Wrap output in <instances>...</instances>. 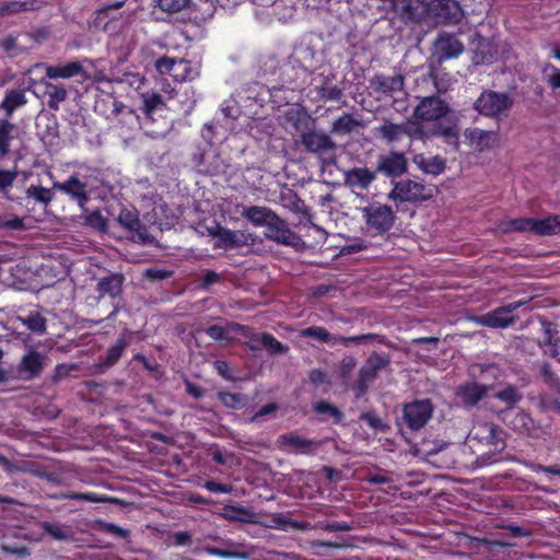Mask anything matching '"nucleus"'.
Listing matches in <instances>:
<instances>
[{"mask_svg": "<svg viewBox=\"0 0 560 560\" xmlns=\"http://www.w3.org/2000/svg\"><path fill=\"white\" fill-rule=\"evenodd\" d=\"M124 4H125V1H115V2L106 3V4L102 5L101 8H98L95 11L96 20H101L103 16H105L107 14V12L109 10L121 9L124 7Z\"/></svg>", "mask_w": 560, "mask_h": 560, "instance_id": "obj_64", "label": "nucleus"}, {"mask_svg": "<svg viewBox=\"0 0 560 560\" xmlns=\"http://www.w3.org/2000/svg\"><path fill=\"white\" fill-rule=\"evenodd\" d=\"M190 4L191 0H158V7L162 11L170 13L179 12L183 9L189 7Z\"/></svg>", "mask_w": 560, "mask_h": 560, "instance_id": "obj_53", "label": "nucleus"}, {"mask_svg": "<svg viewBox=\"0 0 560 560\" xmlns=\"http://www.w3.org/2000/svg\"><path fill=\"white\" fill-rule=\"evenodd\" d=\"M0 229L4 230H15L21 231L25 229V223L23 218L14 217L10 220L0 219Z\"/></svg>", "mask_w": 560, "mask_h": 560, "instance_id": "obj_59", "label": "nucleus"}, {"mask_svg": "<svg viewBox=\"0 0 560 560\" xmlns=\"http://www.w3.org/2000/svg\"><path fill=\"white\" fill-rule=\"evenodd\" d=\"M427 13L438 24H456L463 18V10L456 0H431L427 4Z\"/></svg>", "mask_w": 560, "mask_h": 560, "instance_id": "obj_13", "label": "nucleus"}, {"mask_svg": "<svg viewBox=\"0 0 560 560\" xmlns=\"http://www.w3.org/2000/svg\"><path fill=\"white\" fill-rule=\"evenodd\" d=\"M205 332L214 341H230L231 338L226 328L220 325H210L205 329Z\"/></svg>", "mask_w": 560, "mask_h": 560, "instance_id": "obj_55", "label": "nucleus"}, {"mask_svg": "<svg viewBox=\"0 0 560 560\" xmlns=\"http://www.w3.org/2000/svg\"><path fill=\"white\" fill-rule=\"evenodd\" d=\"M203 487L213 493H230L232 491V487L228 483H221L215 480H207Z\"/></svg>", "mask_w": 560, "mask_h": 560, "instance_id": "obj_58", "label": "nucleus"}, {"mask_svg": "<svg viewBox=\"0 0 560 560\" xmlns=\"http://www.w3.org/2000/svg\"><path fill=\"white\" fill-rule=\"evenodd\" d=\"M405 136L410 140H422L425 137L423 126L419 121H404Z\"/></svg>", "mask_w": 560, "mask_h": 560, "instance_id": "obj_54", "label": "nucleus"}, {"mask_svg": "<svg viewBox=\"0 0 560 560\" xmlns=\"http://www.w3.org/2000/svg\"><path fill=\"white\" fill-rule=\"evenodd\" d=\"M281 201L284 208L300 217L301 222H311V210L305 205L304 200H302L295 191L289 189L287 192H282Z\"/></svg>", "mask_w": 560, "mask_h": 560, "instance_id": "obj_29", "label": "nucleus"}, {"mask_svg": "<svg viewBox=\"0 0 560 560\" xmlns=\"http://www.w3.org/2000/svg\"><path fill=\"white\" fill-rule=\"evenodd\" d=\"M489 389L490 386L478 382H465L457 386L455 396L463 407L470 409L487 396Z\"/></svg>", "mask_w": 560, "mask_h": 560, "instance_id": "obj_19", "label": "nucleus"}, {"mask_svg": "<svg viewBox=\"0 0 560 560\" xmlns=\"http://www.w3.org/2000/svg\"><path fill=\"white\" fill-rule=\"evenodd\" d=\"M487 444L492 447V452L481 454L476 458L477 467H483L498 462V455L505 448V442L501 436L502 431L495 424L487 425Z\"/></svg>", "mask_w": 560, "mask_h": 560, "instance_id": "obj_21", "label": "nucleus"}, {"mask_svg": "<svg viewBox=\"0 0 560 560\" xmlns=\"http://www.w3.org/2000/svg\"><path fill=\"white\" fill-rule=\"evenodd\" d=\"M13 129L14 125L9 120L4 119L0 121V158L8 155L10 152Z\"/></svg>", "mask_w": 560, "mask_h": 560, "instance_id": "obj_43", "label": "nucleus"}, {"mask_svg": "<svg viewBox=\"0 0 560 560\" xmlns=\"http://www.w3.org/2000/svg\"><path fill=\"white\" fill-rule=\"evenodd\" d=\"M288 119L300 133V144L307 153L317 155L335 153L336 142L329 135L316 129L315 120L306 112L298 110L288 116Z\"/></svg>", "mask_w": 560, "mask_h": 560, "instance_id": "obj_1", "label": "nucleus"}, {"mask_svg": "<svg viewBox=\"0 0 560 560\" xmlns=\"http://www.w3.org/2000/svg\"><path fill=\"white\" fill-rule=\"evenodd\" d=\"M48 79H71L79 77L81 81L90 79V75L79 61H69L63 65L47 66L45 69Z\"/></svg>", "mask_w": 560, "mask_h": 560, "instance_id": "obj_25", "label": "nucleus"}, {"mask_svg": "<svg viewBox=\"0 0 560 560\" xmlns=\"http://www.w3.org/2000/svg\"><path fill=\"white\" fill-rule=\"evenodd\" d=\"M308 378H310V382L315 386H319L322 384L329 383L327 373L319 369L312 370L308 374Z\"/></svg>", "mask_w": 560, "mask_h": 560, "instance_id": "obj_61", "label": "nucleus"}, {"mask_svg": "<svg viewBox=\"0 0 560 560\" xmlns=\"http://www.w3.org/2000/svg\"><path fill=\"white\" fill-rule=\"evenodd\" d=\"M390 355L385 352L373 351L364 361L358 372L357 380L351 384V390L357 400L369 393L370 386L376 381L378 374L390 364Z\"/></svg>", "mask_w": 560, "mask_h": 560, "instance_id": "obj_3", "label": "nucleus"}, {"mask_svg": "<svg viewBox=\"0 0 560 560\" xmlns=\"http://www.w3.org/2000/svg\"><path fill=\"white\" fill-rule=\"evenodd\" d=\"M19 320L32 332L44 334L47 328V319L37 311L30 312L26 316H20Z\"/></svg>", "mask_w": 560, "mask_h": 560, "instance_id": "obj_42", "label": "nucleus"}, {"mask_svg": "<svg viewBox=\"0 0 560 560\" xmlns=\"http://www.w3.org/2000/svg\"><path fill=\"white\" fill-rule=\"evenodd\" d=\"M465 137L478 152H485L492 149L498 142V133L492 130H483L480 128H468L465 130Z\"/></svg>", "mask_w": 560, "mask_h": 560, "instance_id": "obj_26", "label": "nucleus"}, {"mask_svg": "<svg viewBox=\"0 0 560 560\" xmlns=\"http://www.w3.org/2000/svg\"><path fill=\"white\" fill-rule=\"evenodd\" d=\"M374 135L387 143H395L405 137L404 122L395 124L392 120H384V122L374 128Z\"/></svg>", "mask_w": 560, "mask_h": 560, "instance_id": "obj_32", "label": "nucleus"}, {"mask_svg": "<svg viewBox=\"0 0 560 560\" xmlns=\"http://www.w3.org/2000/svg\"><path fill=\"white\" fill-rule=\"evenodd\" d=\"M43 370L44 357L35 350H31L24 354L19 364V371L25 375L26 380L38 377Z\"/></svg>", "mask_w": 560, "mask_h": 560, "instance_id": "obj_28", "label": "nucleus"}, {"mask_svg": "<svg viewBox=\"0 0 560 560\" xmlns=\"http://www.w3.org/2000/svg\"><path fill=\"white\" fill-rule=\"evenodd\" d=\"M228 326L231 330L241 334L243 337L252 341V343L247 345L250 350H258V345L261 346V337L264 336V332H257L252 327L235 322L229 323Z\"/></svg>", "mask_w": 560, "mask_h": 560, "instance_id": "obj_40", "label": "nucleus"}, {"mask_svg": "<svg viewBox=\"0 0 560 560\" xmlns=\"http://www.w3.org/2000/svg\"><path fill=\"white\" fill-rule=\"evenodd\" d=\"M26 196L27 198H33L36 202L44 206H48L52 200V192L50 189L36 185H31L26 189Z\"/></svg>", "mask_w": 560, "mask_h": 560, "instance_id": "obj_48", "label": "nucleus"}, {"mask_svg": "<svg viewBox=\"0 0 560 560\" xmlns=\"http://www.w3.org/2000/svg\"><path fill=\"white\" fill-rule=\"evenodd\" d=\"M408 167V161L404 153L392 151L388 154L380 155L376 164V172L387 177L396 178L402 175Z\"/></svg>", "mask_w": 560, "mask_h": 560, "instance_id": "obj_20", "label": "nucleus"}, {"mask_svg": "<svg viewBox=\"0 0 560 560\" xmlns=\"http://www.w3.org/2000/svg\"><path fill=\"white\" fill-rule=\"evenodd\" d=\"M366 226L374 235L389 231L395 223V214L387 205L370 203L363 209Z\"/></svg>", "mask_w": 560, "mask_h": 560, "instance_id": "obj_10", "label": "nucleus"}, {"mask_svg": "<svg viewBox=\"0 0 560 560\" xmlns=\"http://www.w3.org/2000/svg\"><path fill=\"white\" fill-rule=\"evenodd\" d=\"M84 224L102 233L107 231V220L100 210L86 213L84 215Z\"/></svg>", "mask_w": 560, "mask_h": 560, "instance_id": "obj_50", "label": "nucleus"}, {"mask_svg": "<svg viewBox=\"0 0 560 560\" xmlns=\"http://www.w3.org/2000/svg\"><path fill=\"white\" fill-rule=\"evenodd\" d=\"M300 337L302 338H313L316 339L323 343L327 345H342V346H350V345H361L368 341L377 340L378 342L384 341V336L368 332L357 336H335L330 334L325 327L322 326H310L304 329L300 330Z\"/></svg>", "mask_w": 560, "mask_h": 560, "instance_id": "obj_6", "label": "nucleus"}, {"mask_svg": "<svg viewBox=\"0 0 560 560\" xmlns=\"http://www.w3.org/2000/svg\"><path fill=\"white\" fill-rule=\"evenodd\" d=\"M279 442L282 446L293 448L296 453L304 455H313L319 446V443L314 440L305 439L296 433H287L279 436Z\"/></svg>", "mask_w": 560, "mask_h": 560, "instance_id": "obj_27", "label": "nucleus"}, {"mask_svg": "<svg viewBox=\"0 0 560 560\" xmlns=\"http://www.w3.org/2000/svg\"><path fill=\"white\" fill-rule=\"evenodd\" d=\"M521 303L514 302L504 306H500L494 308L491 312L479 315L475 318V322L478 325L489 327V328H505L510 325H513L517 317L513 314L518 307Z\"/></svg>", "mask_w": 560, "mask_h": 560, "instance_id": "obj_14", "label": "nucleus"}, {"mask_svg": "<svg viewBox=\"0 0 560 560\" xmlns=\"http://www.w3.org/2000/svg\"><path fill=\"white\" fill-rule=\"evenodd\" d=\"M253 241L252 233L233 231L223 226L220 236L213 242V249H236L253 243Z\"/></svg>", "mask_w": 560, "mask_h": 560, "instance_id": "obj_22", "label": "nucleus"}, {"mask_svg": "<svg viewBox=\"0 0 560 560\" xmlns=\"http://www.w3.org/2000/svg\"><path fill=\"white\" fill-rule=\"evenodd\" d=\"M434 190L435 188L432 185L408 178L396 183L389 196L400 201L421 202L431 199Z\"/></svg>", "mask_w": 560, "mask_h": 560, "instance_id": "obj_8", "label": "nucleus"}, {"mask_svg": "<svg viewBox=\"0 0 560 560\" xmlns=\"http://www.w3.org/2000/svg\"><path fill=\"white\" fill-rule=\"evenodd\" d=\"M142 112L147 117H151L156 110L166 107L163 96L158 92H144L141 94Z\"/></svg>", "mask_w": 560, "mask_h": 560, "instance_id": "obj_37", "label": "nucleus"}, {"mask_svg": "<svg viewBox=\"0 0 560 560\" xmlns=\"http://www.w3.org/2000/svg\"><path fill=\"white\" fill-rule=\"evenodd\" d=\"M513 98L506 92L486 90L474 103V108L487 117H500L513 106Z\"/></svg>", "mask_w": 560, "mask_h": 560, "instance_id": "obj_7", "label": "nucleus"}, {"mask_svg": "<svg viewBox=\"0 0 560 560\" xmlns=\"http://www.w3.org/2000/svg\"><path fill=\"white\" fill-rule=\"evenodd\" d=\"M173 276V271L163 268H149L144 271V277L151 281L168 279Z\"/></svg>", "mask_w": 560, "mask_h": 560, "instance_id": "obj_56", "label": "nucleus"}, {"mask_svg": "<svg viewBox=\"0 0 560 560\" xmlns=\"http://www.w3.org/2000/svg\"><path fill=\"white\" fill-rule=\"evenodd\" d=\"M16 178L15 171L0 170V190L11 187Z\"/></svg>", "mask_w": 560, "mask_h": 560, "instance_id": "obj_57", "label": "nucleus"}, {"mask_svg": "<svg viewBox=\"0 0 560 560\" xmlns=\"http://www.w3.org/2000/svg\"><path fill=\"white\" fill-rule=\"evenodd\" d=\"M376 170L373 172L368 167H354L347 172L346 180L349 185L366 189L376 178Z\"/></svg>", "mask_w": 560, "mask_h": 560, "instance_id": "obj_36", "label": "nucleus"}, {"mask_svg": "<svg viewBox=\"0 0 560 560\" xmlns=\"http://www.w3.org/2000/svg\"><path fill=\"white\" fill-rule=\"evenodd\" d=\"M464 51V44L457 35L441 33L433 43V54L439 62L457 58Z\"/></svg>", "mask_w": 560, "mask_h": 560, "instance_id": "obj_18", "label": "nucleus"}, {"mask_svg": "<svg viewBox=\"0 0 560 560\" xmlns=\"http://www.w3.org/2000/svg\"><path fill=\"white\" fill-rule=\"evenodd\" d=\"M261 347L266 349L270 355L284 354L289 351V347L287 345L280 342L269 332H264V336L261 337Z\"/></svg>", "mask_w": 560, "mask_h": 560, "instance_id": "obj_44", "label": "nucleus"}, {"mask_svg": "<svg viewBox=\"0 0 560 560\" xmlns=\"http://www.w3.org/2000/svg\"><path fill=\"white\" fill-rule=\"evenodd\" d=\"M221 280V276L214 270H207L202 276L200 288L208 290L212 284L218 283Z\"/></svg>", "mask_w": 560, "mask_h": 560, "instance_id": "obj_60", "label": "nucleus"}, {"mask_svg": "<svg viewBox=\"0 0 560 560\" xmlns=\"http://www.w3.org/2000/svg\"><path fill=\"white\" fill-rule=\"evenodd\" d=\"M131 337L132 331L127 328L124 329V331L118 336L116 342L107 350L105 358L96 364L98 372H105L121 359L126 348L131 341Z\"/></svg>", "mask_w": 560, "mask_h": 560, "instance_id": "obj_24", "label": "nucleus"}, {"mask_svg": "<svg viewBox=\"0 0 560 560\" xmlns=\"http://www.w3.org/2000/svg\"><path fill=\"white\" fill-rule=\"evenodd\" d=\"M125 276L120 272L108 271L104 277L100 278L95 291L97 292V301L108 296L112 300L113 311L105 318L113 322L116 319L119 311L122 308L121 295Z\"/></svg>", "mask_w": 560, "mask_h": 560, "instance_id": "obj_5", "label": "nucleus"}, {"mask_svg": "<svg viewBox=\"0 0 560 560\" xmlns=\"http://www.w3.org/2000/svg\"><path fill=\"white\" fill-rule=\"evenodd\" d=\"M301 55L291 57L281 71L283 84L292 91L301 89L316 69L314 51L303 49Z\"/></svg>", "mask_w": 560, "mask_h": 560, "instance_id": "obj_2", "label": "nucleus"}, {"mask_svg": "<svg viewBox=\"0 0 560 560\" xmlns=\"http://www.w3.org/2000/svg\"><path fill=\"white\" fill-rule=\"evenodd\" d=\"M26 97L21 90H9L5 93L4 98L0 103V108L5 110L7 116L10 117L18 107L26 104Z\"/></svg>", "mask_w": 560, "mask_h": 560, "instance_id": "obj_38", "label": "nucleus"}, {"mask_svg": "<svg viewBox=\"0 0 560 560\" xmlns=\"http://www.w3.org/2000/svg\"><path fill=\"white\" fill-rule=\"evenodd\" d=\"M371 85L375 92L392 94L402 89L404 78L401 75L387 77L384 74H376L371 80Z\"/></svg>", "mask_w": 560, "mask_h": 560, "instance_id": "obj_34", "label": "nucleus"}, {"mask_svg": "<svg viewBox=\"0 0 560 560\" xmlns=\"http://www.w3.org/2000/svg\"><path fill=\"white\" fill-rule=\"evenodd\" d=\"M52 188L75 201L80 208H84L90 201L88 184L82 182L77 174L69 176L65 182H54Z\"/></svg>", "mask_w": 560, "mask_h": 560, "instance_id": "obj_17", "label": "nucleus"}, {"mask_svg": "<svg viewBox=\"0 0 560 560\" xmlns=\"http://www.w3.org/2000/svg\"><path fill=\"white\" fill-rule=\"evenodd\" d=\"M40 84L45 88L44 94L47 97V106L51 110H58L60 104L68 97V92L62 84H55L46 79L40 80Z\"/></svg>", "mask_w": 560, "mask_h": 560, "instance_id": "obj_31", "label": "nucleus"}, {"mask_svg": "<svg viewBox=\"0 0 560 560\" xmlns=\"http://www.w3.org/2000/svg\"><path fill=\"white\" fill-rule=\"evenodd\" d=\"M413 163L424 173L438 176L445 172L446 161L440 155L427 158L424 154H416Z\"/></svg>", "mask_w": 560, "mask_h": 560, "instance_id": "obj_33", "label": "nucleus"}, {"mask_svg": "<svg viewBox=\"0 0 560 560\" xmlns=\"http://www.w3.org/2000/svg\"><path fill=\"white\" fill-rule=\"evenodd\" d=\"M44 530L55 539H65L67 537L65 530L51 523L45 522L43 525Z\"/></svg>", "mask_w": 560, "mask_h": 560, "instance_id": "obj_63", "label": "nucleus"}, {"mask_svg": "<svg viewBox=\"0 0 560 560\" xmlns=\"http://www.w3.org/2000/svg\"><path fill=\"white\" fill-rule=\"evenodd\" d=\"M276 212L265 206H249L242 211V217L256 228H266Z\"/></svg>", "mask_w": 560, "mask_h": 560, "instance_id": "obj_30", "label": "nucleus"}, {"mask_svg": "<svg viewBox=\"0 0 560 560\" xmlns=\"http://www.w3.org/2000/svg\"><path fill=\"white\" fill-rule=\"evenodd\" d=\"M494 397L502 402H505L509 407L515 406L523 398L518 388L514 385H508L503 389L495 393Z\"/></svg>", "mask_w": 560, "mask_h": 560, "instance_id": "obj_47", "label": "nucleus"}, {"mask_svg": "<svg viewBox=\"0 0 560 560\" xmlns=\"http://www.w3.org/2000/svg\"><path fill=\"white\" fill-rule=\"evenodd\" d=\"M532 233L539 236H551L560 233V214L533 219Z\"/></svg>", "mask_w": 560, "mask_h": 560, "instance_id": "obj_35", "label": "nucleus"}, {"mask_svg": "<svg viewBox=\"0 0 560 560\" xmlns=\"http://www.w3.org/2000/svg\"><path fill=\"white\" fill-rule=\"evenodd\" d=\"M450 108L439 96L424 97L415 108L413 116L420 121H433L444 117Z\"/></svg>", "mask_w": 560, "mask_h": 560, "instance_id": "obj_16", "label": "nucleus"}, {"mask_svg": "<svg viewBox=\"0 0 560 560\" xmlns=\"http://www.w3.org/2000/svg\"><path fill=\"white\" fill-rule=\"evenodd\" d=\"M264 235L267 240L283 246H291L300 249L304 246V242L300 235L293 232L287 224L285 220L277 213L265 228Z\"/></svg>", "mask_w": 560, "mask_h": 560, "instance_id": "obj_11", "label": "nucleus"}, {"mask_svg": "<svg viewBox=\"0 0 560 560\" xmlns=\"http://www.w3.org/2000/svg\"><path fill=\"white\" fill-rule=\"evenodd\" d=\"M357 126L358 121L350 114L345 113L332 122L331 132L336 135H347L352 132Z\"/></svg>", "mask_w": 560, "mask_h": 560, "instance_id": "obj_45", "label": "nucleus"}, {"mask_svg": "<svg viewBox=\"0 0 560 560\" xmlns=\"http://www.w3.org/2000/svg\"><path fill=\"white\" fill-rule=\"evenodd\" d=\"M357 360L352 355L345 357L340 362V373L347 377L355 368Z\"/></svg>", "mask_w": 560, "mask_h": 560, "instance_id": "obj_62", "label": "nucleus"}, {"mask_svg": "<svg viewBox=\"0 0 560 560\" xmlns=\"http://www.w3.org/2000/svg\"><path fill=\"white\" fill-rule=\"evenodd\" d=\"M154 67L161 75H170L175 82H191L200 75V67L187 59L167 56L155 60Z\"/></svg>", "mask_w": 560, "mask_h": 560, "instance_id": "obj_4", "label": "nucleus"}, {"mask_svg": "<svg viewBox=\"0 0 560 560\" xmlns=\"http://www.w3.org/2000/svg\"><path fill=\"white\" fill-rule=\"evenodd\" d=\"M39 8L40 3L38 0L8 1L0 5V16L23 11L38 10Z\"/></svg>", "mask_w": 560, "mask_h": 560, "instance_id": "obj_41", "label": "nucleus"}, {"mask_svg": "<svg viewBox=\"0 0 560 560\" xmlns=\"http://www.w3.org/2000/svg\"><path fill=\"white\" fill-rule=\"evenodd\" d=\"M0 465L8 472H24L52 483L59 482V475L57 472L47 470L43 464L35 460L11 462L0 454Z\"/></svg>", "mask_w": 560, "mask_h": 560, "instance_id": "obj_12", "label": "nucleus"}, {"mask_svg": "<svg viewBox=\"0 0 560 560\" xmlns=\"http://www.w3.org/2000/svg\"><path fill=\"white\" fill-rule=\"evenodd\" d=\"M359 419L365 422L371 429L385 432L388 425L383 421L375 411H364L360 415Z\"/></svg>", "mask_w": 560, "mask_h": 560, "instance_id": "obj_51", "label": "nucleus"}, {"mask_svg": "<svg viewBox=\"0 0 560 560\" xmlns=\"http://www.w3.org/2000/svg\"><path fill=\"white\" fill-rule=\"evenodd\" d=\"M313 410L317 415L330 416L331 418H334L335 423H340L343 418V413L336 406H334L325 400H319V401L314 402Z\"/></svg>", "mask_w": 560, "mask_h": 560, "instance_id": "obj_49", "label": "nucleus"}, {"mask_svg": "<svg viewBox=\"0 0 560 560\" xmlns=\"http://www.w3.org/2000/svg\"><path fill=\"white\" fill-rule=\"evenodd\" d=\"M317 97L323 102H337L343 96V89L337 84H331L328 79L315 88Z\"/></svg>", "mask_w": 560, "mask_h": 560, "instance_id": "obj_39", "label": "nucleus"}, {"mask_svg": "<svg viewBox=\"0 0 560 560\" xmlns=\"http://www.w3.org/2000/svg\"><path fill=\"white\" fill-rule=\"evenodd\" d=\"M392 10L405 24H419L427 13V4L422 0H392Z\"/></svg>", "mask_w": 560, "mask_h": 560, "instance_id": "obj_15", "label": "nucleus"}, {"mask_svg": "<svg viewBox=\"0 0 560 560\" xmlns=\"http://www.w3.org/2000/svg\"><path fill=\"white\" fill-rule=\"evenodd\" d=\"M218 397L221 404L228 408L240 409L244 405V397L241 394L219 392Z\"/></svg>", "mask_w": 560, "mask_h": 560, "instance_id": "obj_52", "label": "nucleus"}, {"mask_svg": "<svg viewBox=\"0 0 560 560\" xmlns=\"http://www.w3.org/2000/svg\"><path fill=\"white\" fill-rule=\"evenodd\" d=\"M116 220L121 228L127 232L135 234L139 241L144 243L148 240V229L141 222L139 212L136 208L120 209Z\"/></svg>", "mask_w": 560, "mask_h": 560, "instance_id": "obj_23", "label": "nucleus"}, {"mask_svg": "<svg viewBox=\"0 0 560 560\" xmlns=\"http://www.w3.org/2000/svg\"><path fill=\"white\" fill-rule=\"evenodd\" d=\"M434 411L430 399H416L402 407V421L411 431H419L432 418Z\"/></svg>", "mask_w": 560, "mask_h": 560, "instance_id": "obj_9", "label": "nucleus"}, {"mask_svg": "<svg viewBox=\"0 0 560 560\" xmlns=\"http://www.w3.org/2000/svg\"><path fill=\"white\" fill-rule=\"evenodd\" d=\"M534 218H517L501 223V230L509 232H532Z\"/></svg>", "mask_w": 560, "mask_h": 560, "instance_id": "obj_46", "label": "nucleus"}]
</instances>
